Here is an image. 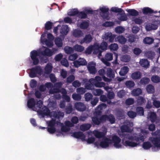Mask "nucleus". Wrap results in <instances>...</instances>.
I'll list each match as a JSON object with an SVG mask.
<instances>
[{"label":"nucleus","instance_id":"1","mask_svg":"<svg viewBox=\"0 0 160 160\" xmlns=\"http://www.w3.org/2000/svg\"><path fill=\"white\" fill-rule=\"evenodd\" d=\"M42 105V102L41 100L38 101L36 104V102L33 98L29 99L27 102L28 108L33 111H37L40 118H43L46 116L47 117H49L52 118L51 120L47 121L46 123L49 127L47 129L49 133L52 134L55 131V119L57 118L59 120L62 118L64 117V114L63 112L60 111H53L50 112V110L46 106H44L42 110H40Z\"/></svg>","mask_w":160,"mask_h":160},{"label":"nucleus","instance_id":"2","mask_svg":"<svg viewBox=\"0 0 160 160\" xmlns=\"http://www.w3.org/2000/svg\"><path fill=\"white\" fill-rule=\"evenodd\" d=\"M148 133V131L141 130L139 134L136 133H123L122 135V143L126 147H137L141 142L144 141L145 135Z\"/></svg>","mask_w":160,"mask_h":160},{"label":"nucleus","instance_id":"3","mask_svg":"<svg viewBox=\"0 0 160 160\" xmlns=\"http://www.w3.org/2000/svg\"><path fill=\"white\" fill-rule=\"evenodd\" d=\"M40 54L43 56L49 57L52 55L53 52L49 49L44 46L40 48L38 50H33L30 52V59L29 60L30 63L33 65H37L39 62Z\"/></svg>","mask_w":160,"mask_h":160},{"label":"nucleus","instance_id":"4","mask_svg":"<svg viewBox=\"0 0 160 160\" xmlns=\"http://www.w3.org/2000/svg\"><path fill=\"white\" fill-rule=\"evenodd\" d=\"M106 132H101L97 130H94L93 133L95 137L99 139V142H96L94 145L98 147L99 146L103 148L108 147L111 144L112 141L108 138L105 137Z\"/></svg>","mask_w":160,"mask_h":160},{"label":"nucleus","instance_id":"5","mask_svg":"<svg viewBox=\"0 0 160 160\" xmlns=\"http://www.w3.org/2000/svg\"><path fill=\"white\" fill-rule=\"evenodd\" d=\"M78 118L76 116H74L72 118L71 121L72 123L70 121H67L65 122V125L62 126L61 129V132L58 133L56 134L57 136H61L63 135L62 132H67L70 129V128L73 127L74 124H77L78 122Z\"/></svg>","mask_w":160,"mask_h":160},{"label":"nucleus","instance_id":"6","mask_svg":"<svg viewBox=\"0 0 160 160\" xmlns=\"http://www.w3.org/2000/svg\"><path fill=\"white\" fill-rule=\"evenodd\" d=\"M72 136L78 138H80L82 140L87 141L88 143H92L95 141V138L92 137H90L89 132H87L85 133H83L81 132H74L73 133Z\"/></svg>","mask_w":160,"mask_h":160},{"label":"nucleus","instance_id":"7","mask_svg":"<svg viewBox=\"0 0 160 160\" xmlns=\"http://www.w3.org/2000/svg\"><path fill=\"white\" fill-rule=\"evenodd\" d=\"M152 135L153 136H158L159 137H151L149 138V140L152 144L158 148H160V129H158L155 132H152Z\"/></svg>","mask_w":160,"mask_h":160},{"label":"nucleus","instance_id":"8","mask_svg":"<svg viewBox=\"0 0 160 160\" xmlns=\"http://www.w3.org/2000/svg\"><path fill=\"white\" fill-rule=\"evenodd\" d=\"M46 32L42 34L41 37V42L43 45H46L47 46L51 47L53 45L52 40L54 39L53 36L51 33L47 34V38L48 40L44 38L46 37Z\"/></svg>","mask_w":160,"mask_h":160},{"label":"nucleus","instance_id":"9","mask_svg":"<svg viewBox=\"0 0 160 160\" xmlns=\"http://www.w3.org/2000/svg\"><path fill=\"white\" fill-rule=\"evenodd\" d=\"M62 85V83L61 82L55 83L54 85V88L50 89L49 93L53 94V96L55 98L57 99H60L61 96L59 93L60 92V88L61 87Z\"/></svg>","mask_w":160,"mask_h":160},{"label":"nucleus","instance_id":"10","mask_svg":"<svg viewBox=\"0 0 160 160\" xmlns=\"http://www.w3.org/2000/svg\"><path fill=\"white\" fill-rule=\"evenodd\" d=\"M29 76L31 78L41 76L42 73V70L41 66H36L27 71Z\"/></svg>","mask_w":160,"mask_h":160},{"label":"nucleus","instance_id":"11","mask_svg":"<svg viewBox=\"0 0 160 160\" xmlns=\"http://www.w3.org/2000/svg\"><path fill=\"white\" fill-rule=\"evenodd\" d=\"M94 54H98V57L101 56L102 51L99 50V44L97 42H95L93 45H90L88 47L85 51V53L88 54L91 53L92 51Z\"/></svg>","mask_w":160,"mask_h":160},{"label":"nucleus","instance_id":"12","mask_svg":"<svg viewBox=\"0 0 160 160\" xmlns=\"http://www.w3.org/2000/svg\"><path fill=\"white\" fill-rule=\"evenodd\" d=\"M133 125L132 122L129 121H126L125 122L124 124L121 127V130L122 132V133L120 135L121 137L123 133H125L123 132H127L128 133H131V132L132 131V129L131 128L132 127ZM126 134V133H125Z\"/></svg>","mask_w":160,"mask_h":160},{"label":"nucleus","instance_id":"13","mask_svg":"<svg viewBox=\"0 0 160 160\" xmlns=\"http://www.w3.org/2000/svg\"><path fill=\"white\" fill-rule=\"evenodd\" d=\"M99 10L101 12V15L103 18L107 20L109 19L108 8L105 6H100L99 8ZM96 11L98 12L99 10L98 9Z\"/></svg>","mask_w":160,"mask_h":160},{"label":"nucleus","instance_id":"14","mask_svg":"<svg viewBox=\"0 0 160 160\" xmlns=\"http://www.w3.org/2000/svg\"><path fill=\"white\" fill-rule=\"evenodd\" d=\"M112 141L113 143V146L116 148H121L122 146L121 144V139L118 136L114 135L112 137Z\"/></svg>","mask_w":160,"mask_h":160},{"label":"nucleus","instance_id":"15","mask_svg":"<svg viewBox=\"0 0 160 160\" xmlns=\"http://www.w3.org/2000/svg\"><path fill=\"white\" fill-rule=\"evenodd\" d=\"M116 37L114 34H112L111 32H105L102 36V38L105 40H108L110 42H112Z\"/></svg>","mask_w":160,"mask_h":160},{"label":"nucleus","instance_id":"16","mask_svg":"<svg viewBox=\"0 0 160 160\" xmlns=\"http://www.w3.org/2000/svg\"><path fill=\"white\" fill-rule=\"evenodd\" d=\"M112 59V54L111 53L108 52L106 54L105 58H102L101 61L107 66H109L110 63L108 61H111Z\"/></svg>","mask_w":160,"mask_h":160},{"label":"nucleus","instance_id":"17","mask_svg":"<svg viewBox=\"0 0 160 160\" xmlns=\"http://www.w3.org/2000/svg\"><path fill=\"white\" fill-rule=\"evenodd\" d=\"M73 63L75 67L78 68L80 65H85L87 63V62L83 58H80L78 60L74 61Z\"/></svg>","mask_w":160,"mask_h":160},{"label":"nucleus","instance_id":"18","mask_svg":"<svg viewBox=\"0 0 160 160\" xmlns=\"http://www.w3.org/2000/svg\"><path fill=\"white\" fill-rule=\"evenodd\" d=\"M95 63L93 62H90L88 63V68L90 73L92 74H94L97 72L95 68Z\"/></svg>","mask_w":160,"mask_h":160},{"label":"nucleus","instance_id":"19","mask_svg":"<svg viewBox=\"0 0 160 160\" xmlns=\"http://www.w3.org/2000/svg\"><path fill=\"white\" fill-rule=\"evenodd\" d=\"M83 82L85 84L84 87L85 88L88 90H92L93 88V82H90V79L89 81L87 79L85 78L83 79Z\"/></svg>","mask_w":160,"mask_h":160},{"label":"nucleus","instance_id":"20","mask_svg":"<svg viewBox=\"0 0 160 160\" xmlns=\"http://www.w3.org/2000/svg\"><path fill=\"white\" fill-rule=\"evenodd\" d=\"M69 29L67 25H63L62 27L60 30V32L62 36H64L67 35Z\"/></svg>","mask_w":160,"mask_h":160},{"label":"nucleus","instance_id":"21","mask_svg":"<svg viewBox=\"0 0 160 160\" xmlns=\"http://www.w3.org/2000/svg\"><path fill=\"white\" fill-rule=\"evenodd\" d=\"M75 108L76 110L79 111H83L86 109L85 106L81 102H77L74 105Z\"/></svg>","mask_w":160,"mask_h":160},{"label":"nucleus","instance_id":"22","mask_svg":"<svg viewBox=\"0 0 160 160\" xmlns=\"http://www.w3.org/2000/svg\"><path fill=\"white\" fill-rule=\"evenodd\" d=\"M117 18L120 21H125L127 19V17L125 15L124 11L122 10L117 15Z\"/></svg>","mask_w":160,"mask_h":160},{"label":"nucleus","instance_id":"23","mask_svg":"<svg viewBox=\"0 0 160 160\" xmlns=\"http://www.w3.org/2000/svg\"><path fill=\"white\" fill-rule=\"evenodd\" d=\"M106 107V105L104 103L99 105L95 108V111L94 113V114L99 115L102 112V110L103 108H105Z\"/></svg>","mask_w":160,"mask_h":160},{"label":"nucleus","instance_id":"24","mask_svg":"<svg viewBox=\"0 0 160 160\" xmlns=\"http://www.w3.org/2000/svg\"><path fill=\"white\" fill-rule=\"evenodd\" d=\"M92 38L91 35L90 34H88L85 36L83 39L80 40V43L81 44L84 42L88 43L92 41Z\"/></svg>","mask_w":160,"mask_h":160},{"label":"nucleus","instance_id":"25","mask_svg":"<svg viewBox=\"0 0 160 160\" xmlns=\"http://www.w3.org/2000/svg\"><path fill=\"white\" fill-rule=\"evenodd\" d=\"M53 87V85L51 82L46 83L45 85H41L39 88V90L42 92H44L46 90V88H52Z\"/></svg>","mask_w":160,"mask_h":160},{"label":"nucleus","instance_id":"26","mask_svg":"<svg viewBox=\"0 0 160 160\" xmlns=\"http://www.w3.org/2000/svg\"><path fill=\"white\" fill-rule=\"evenodd\" d=\"M157 25L152 23H148L145 26V28L147 31L152 30H155L158 28Z\"/></svg>","mask_w":160,"mask_h":160},{"label":"nucleus","instance_id":"27","mask_svg":"<svg viewBox=\"0 0 160 160\" xmlns=\"http://www.w3.org/2000/svg\"><path fill=\"white\" fill-rule=\"evenodd\" d=\"M140 65L144 68H147L149 66V63L147 59H142L139 62Z\"/></svg>","mask_w":160,"mask_h":160},{"label":"nucleus","instance_id":"28","mask_svg":"<svg viewBox=\"0 0 160 160\" xmlns=\"http://www.w3.org/2000/svg\"><path fill=\"white\" fill-rule=\"evenodd\" d=\"M148 118H149L152 122L155 121L157 118L156 114L154 112H151L148 113Z\"/></svg>","mask_w":160,"mask_h":160},{"label":"nucleus","instance_id":"29","mask_svg":"<svg viewBox=\"0 0 160 160\" xmlns=\"http://www.w3.org/2000/svg\"><path fill=\"white\" fill-rule=\"evenodd\" d=\"M73 35L75 37H79L82 36L83 33L80 30L76 29L74 30L73 32Z\"/></svg>","mask_w":160,"mask_h":160},{"label":"nucleus","instance_id":"30","mask_svg":"<svg viewBox=\"0 0 160 160\" xmlns=\"http://www.w3.org/2000/svg\"><path fill=\"white\" fill-rule=\"evenodd\" d=\"M142 90L139 88H137L133 89L132 91L131 94L134 96H138L141 94Z\"/></svg>","mask_w":160,"mask_h":160},{"label":"nucleus","instance_id":"31","mask_svg":"<svg viewBox=\"0 0 160 160\" xmlns=\"http://www.w3.org/2000/svg\"><path fill=\"white\" fill-rule=\"evenodd\" d=\"M141 73L139 71H137L132 73L131 75V78L133 79H137L141 78Z\"/></svg>","mask_w":160,"mask_h":160},{"label":"nucleus","instance_id":"32","mask_svg":"<svg viewBox=\"0 0 160 160\" xmlns=\"http://www.w3.org/2000/svg\"><path fill=\"white\" fill-rule=\"evenodd\" d=\"M129 68L127 66H124L121 68L119 72V74L122 76L125 75L128 72Z\"/></svg>","mask_w":160,"mask_h":160},{"label":"nucleus","instance_id":"33","mask_svg":"<svg viewBox=\"0 0 160 160\" xmlns=\"http://www.w3.org/2000/svg\"><path fill=\"white\" fill-rule=\"evenodd\" d=\"M126 11L128 13L129 15L133 16H136L138 14V12L134 9H127Z\"/></svg>","mask_w":160,"mask_h":160},{"label":"nucleus","instance_id":"34","mask_svg":"<svg viewBox=\"0 0 160 160\" xmlns=\"http://www.w3.org/2000/svg\"><path fill=\"white\" fill-rule=\"evenodd\" d=\"M116 41H118L121 44H124L126 42V39L122 36H119L115 38Z\"/></svg>","mask_w":160,"mask_h":160},{"label":"nucleus","instance_id":"35","mask_svg":"<svg viewBox=\"0 0 160 160\" xmlns=\"http://www.w3.org/2000/svg\"><path fill=\"white\" fill-rule=\"evenodd\" d=\"M106 73L107 76L108 77L113 78L114 77V72L113 70L111 68H107Z\"/></svg>","mask_w":160,"mask_h":160},{"label":"nucleus","instance_id":"36","mask_svg":"<svg viewBox=\"0 0 160 160\" xmlns=\"http://www.w3.org/2000/svg\"><path fill=\"white\" fill-rule=\"evenodd\" d=\"M91 127V124L88 123H85L81 125L80 127V128L81 131H85L89 129Z\"/></svg>","mask_w":160,"mask_h":160},{"label":"nucleus","instance_id":"37","mask_svg":"<svg viewBox=\"0 0 160 160\" xmlns=\"http://www.w3.org/2000/svg\"><path fill=\"white\" fill-rule=\"evenodd\" d=\"M55 43L56 45L58 47H61L62 46V41L60 38H56L55 40Z\"/></svg>","mask_w":160,"mask_h":160},{"label":"nucleus","instance_id":"38","mask_svg":"<svg viewBox=\"0 0 160 160\" xmlns=\"http://www.w3.org/2000/svg\"><path fill=\"white\" fill-rule=\"evenodd\" d=\"M52 66L51 63L47 64L45 68V72L47 74H49L52 71Z\"/></svg>","mask_w":160,"mask_h":160},{"label":"nucleus","instance_id":"39","mask_svg":"<svg viewBox=\"0 0 160 160\" xmlns=\"http://www.w3.org/2000/svg\"><path fill=\"white\" fill-rule=\"evenodd\" d=\"M152 146L151 143L149 141L144 142L142 145V147L144 149L148 150Z\"/></svg>","mask_w":160,"mask_h":160},{"label":"nucleus","instance_id":"40","mask_svg":"<svg viewBox=\"0 0 160 160\" xmlns=\"http://www.w3.org/2000/svg\"><path fill=\"white\" fill-rule=\"evenodd\" d=\"M89 26V23L88 22L84 21L82 22L79 25V27L82 29H86Z\"/></svg>","mask_w":160,"mask_h":160},{"label":"nucleus","instance_id":"41","mask_svg":"<svg viewBox=\"0 0 160 160\" xmlns=\"http://www.w3.org/2000/svg\"><path fill=\"white\" fill-rule=\"evenodd\" d=\"M73 49L75 51L79 52H82L84 50V47L78 44L75 45L73 46Z\"/></svg>","mask_w":160,"mask_h":160},{"label":"nucleus","instance_id":"42","mask_svg":"<svg viewBox=\"0 0 160 160\" xmlns=\"http://www.w3.org/2000/svg\"><path fill=\"white\" fill-rule=\"evenodd\" d=\"M154 41V39L152 38L147 37L145 38L143 40V42L146 44H152Z\"/></svg>","mask_w":160,"mask_h":160},{"label":"nucleus","instance_id":"43","mask_svg":"<svg viewBox=\"0 0 160 160\" xmlns=\"http://www.w3.org/2000/svg\"><path fill=\"white\" fill-rule=\"evenodd\" d=\"M92 92L94 95L99 96L102 94L103 92L101 89H98L93 90Z\"/></svg>","mask_w":160,"mask_h":160},{"label":"nucleus","instance_id":"44","mask_svg":"<svg viewBox=\"0 0 160 160\" xmlns=\"http://www.w3.org/2000/svg\"><path fill=\"white\" fill-rule=\"evenodd\" d=\"M93 84L95 87L100 88L104 87L105 85L104 82H101L94 81L93 82Z\"/></svg>","mask_w":160,"mask_h":160},{"label":"nucleus","instance_id":"45","mask_svg":"<svg viewBox=\"0 0 160 160\" xmlns=\"http://www.w3.org/2000/svg\"><path fill=\"white\" fill-rule=\"evenodd\" d=\"M152 99L153 101V104L154 106L157 108L160 107V101L156 100L154 98L152 97Z\"/></svg>","mask_w":160,"mask_h":160},{"label":"nucleus","instance_id":"46","mask_svg":"<svg viewBox=\"0 0 160 160\" xmlns=\"http://www.w3.org/2000/svg\"><path fill=\"white\" fill-rule=\"evenodd\" d=\"M142 12L143 14H146L148 13H151L153 12V11L150 8L146 7L143 8Z\"/></svg>","mask_w":160,"mask_h":160},{"label":"nucleus","instance_id":"47","mask_svg":"<svg viewBox=\"0 0 160 160\" xmlns=\"http://www.w3.org/2000/svg\"><path fill=\"white\" fill-rule=\"evenodd\" d=\"M151 80L153 82L158 83L160 82V77L157 75H153L152 76Z\"/></svg>","mask_w":160,"mask_h":160},{"label":"nucleus","instance_id":"48","mask_svg":"<svg viewBox=\"0 0 160 160\" xmlns=\"http://www.w3.org/2000/svg\"><path fill=\"white\" fill-rule=\"evenodd\" d=\"M131 59L130 56L128 55H124L122 56L121 58V60L123 62H129Z\"/></svg>","mask_w":160,"mask_h":160},{"label":"nucleus","instance_id":"49","mask_svg":"<svg viewBox=\"0 0 160 160\" xmlns=\"http://www.w3.org/2000/svg\"><path fill=\"white\" fill-rule=\"evenodd\" d=\"M148 92L149 93H153L154 91V87L152 85H148L146 88Z\"/></svg>","mask_w":160,"mask_h":160},{"label":"nucleus","instance_id":"50","mask_svg":"<svg viewBox=\"0 0 160 160\" xmlns=\"http://www.w3.org/2000/svg\"><path fill=\"white\" fill-rule=\"evenodd\" d=\"M109 47L110 50L112 51H116L118 48V45L115 43L111 44L109 46Z\"/></svg>","mask_w":160,"mask_h":160},{"label":"nucleus","instance_id":"51","mask_svg":"<svg viewBox=\"0 0 160 160\" xmlns=\"http://www.w3.org/2000/svg\"><path fill=\"white\" fill-rule=\"evenodd\" d=\"M92 121L93 123L95 125H98L100 123V119L98 116L92 117Z\"/></svg>","mask_w":160,"mask_h":160},{"label":"nucleus","instance_id":"52","mask_svg":"<svg viewBox=\"0 0 160 160\" xmlns=\"http://www.w3.org/2000/svg\"><path fill=\"white\" fill-rule=\"evenodd\" d=\"M136 112L140 116H142L144 115L143 108L141 107H138L137 108Z\"/></svg>","mask_w":160,"mask_h":160},{"label":"nucleus","instance_id":"53","mask_svg":"<svg viewBox=\"0 0 160 160\" xmlns=\"http://www.w3.org/2000/svg\"><path fill=\"white\" fill-rule=\"evenodd\" d=\"M72 97L74 100L76 101H80L82 98L80 94L76 93H73L72 95Z\"/></svg>","mask_w":160,"mask_h":160},{"label":"nucleus","instance_id":"54","mask_svg":"<svg viewBox=\"0 0 160 160\" xmlns=\"http://www.w3.org/2000/svg\"><path fill=\"white\" fill-rule=\"evenodd\" d=\"M66 53L70 54L73 52V48L68 46L65 47L64 49Z\"/></svg>","mask_w":160,"mask_h":160},{"label":"nucleus","instance_id":"55","mask_svg":"<svg viewBox=\"0 0 160 160\" xmlns=\"http://www.w3.org/2000/svg\"><path fill=\"white\" fill-rule=\"evenodd\" d=\"M125 30L124 28L122 26H118L116 28L115 31L118 33H122Z\"/></svg>","mask_w":160,"mask_h":160},{"label":"nucleus","instance_id":"56","mask_svg":"<svg viewBox=\"0 0 160 160\" xmlns=\"http://www.w3.org/2000/svg\"><path fill=\"white\" fill-rule=\"evenodd\" d=\"M92 95L91 93H87L84 95L85 100L87 102L89 101L92 98Z\"/></svg>","mask_w":160,"mask_h":160},{"label":"nucleus","instance_id":"57","mask_svg":"<svg viewBox=\"0 0 160 160\" xmlns=\"http://www.w3.org/2000/svg\"><path fill=\"white\" fill-rule=\"evenodd\" d=\"M146 57L150 59H152L154 57L155 54L151 51L148 52L146 53Z\"/></svg>","mask_w":160,"mask_h":160},{"label":"nucleus","instance_id":"58","mask_svg":"<svg viewBox=\"0 0 160 160\" xmlns=\"http://www.w3.org/2000/svg\"><path fill=\"white\" fill-rule=\"evenodd\" d=\"M108 120L110 122L111 124H112L115 122V119L114 116L112 115L111 114L108 116Z\"/></svg>","mask_w":160,"mask_h":160},{"label":"nucleus","instance_id":"59","mask_svg":"<svg viewBox=\"0 0 160 160\" xmlns=\"http://www.w3.org/2000/svg\"><path fill=\"white\" fill-rule=\"evenodd\" d=\"M146 100L145 99L142 97H139L138 98L137 100V103L140 105H142L143 103H145Z\"/></svg>","mask_w":160,"mask_h":160},{"label":"nucleus","instance_id":"60","mask_svg":"<svg viewBox=\"0 0 160 160\" xmlns=\"http://www.w3.org/2000/svg\"><path fill=\"white\" fill-rule=\"evenodd\" d=\"M134 83L132 81H128L126 82L125 85L128 88H131L133 87L134 86Z\"/></svg>","mask_w":160,"mask_h":160},{"label":"nucleus","instance_id":"61","mask_svg":"<svg viewBox=\"0 0 160 160\" xmlns=\"http://www.w3.org/2000/svg\"><path fill=\"white\" fill-rule=\"evenodd\" d=\"M78 11L77 9H74L71 10L68 13V15L69 16H74L78 14Z\"/></svg>","mask_w":160,"mask_h":160},{"label":"nucleus","instance_id":"62","mask_svg":"<svg viewBox=\"0 0 160 160\" xmlns=\"http://www.w3.org/2000/svg\"><path fill=\"white\" fill-rule=\"evenodd\" d=\"M108 44L105 42H103L101 43L100 46H99V49L100 48L102 50H105L107 49Z\"/></svg>","mask_w":160,"mask_h":160},{"label":"nucleus","instance_id":"63","mask_svg":"<svg viewBox=\"0 0 160 160\" xmlns=\"http://www.w3.org/2000/svg\"><path fill=\"white\" fill-rule=\"evenodd\" d=\"M123 10L121 8H119L117 7H113L111 9V11L112 12L116 13H119Z\"/></svg>","mask_w":160,"mask_h":160},{"label":"nucleus","instance_id":"64","mask_svg":"<svg viewBox=\"0 0 160 160\" xmlns=\"http://www.w3.org/2000/svg\"><path fill=\"white\" fill-rule=\"evenodd\" d=\"M78 17L81 18H85L87 16V14L83 11L79 12H78Z\"/></svg>","mask_w":160,"mask_h":160}]
</instances>
